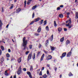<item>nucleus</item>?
<instances>
[{
    "label": "nucleus",
    "mask_w": 78,
    "mask_h": 78,
    "mask_svg": "<svg viewBox=\"0 0 78 78\" xmlns=\"http://www.w3.org/2000/svg\"><path fill=\"white\" fill-rule=\"evenodd\" d=\"M5 76H8V75H9V74H8V73H5Z\"/></svg>",
    "instance_id": "nucleus-47"
},
{
    "label": "nucleus",
    "mask_w": 78,
    "mask_h": 78,
    "mask_svg": "<svg viewBox=\"0 0 78 78\" xmlns=\"http://www.w3.org/2000/svg\"><path fill=\"white\" fill-rule=\"evenodd\" d=\"M27 75H28L29 76L31 74V72L29 71L27 72Z\"/></svg>",
    "instance_id": "nucleus-35"
},
{
    "label": "nucleus",
    "mask_w": 78,
    "mask_h": 78,
    "mask_svg": "<svg viewBox=\"0 0 78 78\" xmlns=\"http://www.w3.org/2000/svg\"><path fill=\"white\" fill-rule=\"evenodd\" d=\"M60 8H62L63 7H64V5H60Z\"/></svg>",
    "instance_id": "nucleus-50"
},
{
    "label": "nucleus",
    "mask_w": 78,
    "mask_h": 78,
    "mask_svg": "<svg viewBox=\"0 0 78 78\" xmlns=\"http://www.w3.org/2000/svg\"><path fill=\"white\" fill-rule=\"evenodd\" d=\"M46 30L47 31H49V29L48 28V26H47L46 27Z\"/></svg>",
    "instance_id": "nucleus-30"
},
{
    "label": "nucleus",
    "mask_w": 78,
    "mask_h": 78,
    "mask_svg": "<svg viewBox=\"0 0 78 78\" xmlns=\"http://www.w3.org/2000/svg\"><path fill=\"white\" fill-rule=\"evenodd\" d=\"M40 20H41V18L39 17H38L37 18L35 19L34 21H35V22H39Z\"/></svg>",
    "instance_id": "nucleus-9"
},
{
    "label": "nucleus",
    "mask_w": 78,
    "mask_h": 78,
    "mask_svg": "<svg viewBox=\"0 0 78 78\" xmlns=\"http://www.w3.org/2000/svg\"><path fill=\"white\" fill-rule=\"evenodd\" d=\"M54 70H55V72H56V70H57V68L56 67L55 68Z\"/></svg>",
    "instance_id": "nucleus-60"
},
{
    "label": "nucleus",
    "mask_w": 78,
    "mask_h": 78,
    "mask_svg": "<svg viewBox=\"0 0 78 78\" xmlns=\"http://www.w3.org/2000/svg\"><path fill=\"white\" fill-rule=\"evenodd\" d=\"M29 76L30 78H33V77H32V75H31V74L29 75Z\"/></svg>",
    "instance_id": "nucleus-49"
},
{
    "label": "nucleus",
    "mask_w": 78,
    "mask_h": 78,
    "mask_svg": "<svg viewBox=\"0 0 78 78\" xmlns=\"http://www.w3.org/2000/svg\"><path fill=\"white\" fill-rule=\"evenodd\" d=\"M42 76L44 78H47V75H46V74H45Z\"/></svg>",
    "instance_id": "nucleus-32"
},
{
    "label": "nucleus",
    "mask_w": 78,
    "mask_h": 78,
    "mask_svg": "<svg viewBox=\"0 0 78 78\" xmlns=\"http://www.w3.org/2000/svg\"><path fill=\"white\" fill-rule=\"evenodd\" d=\"M35 22L34 21H32L31 23L30 24V25H33V23H34Z\"/></svg>",
    "instance_id": "nucleus-40"
},
{
    "label": "nucleus",
    "mask_w": 78,
    "mask_h": 78,
    "mask_svg": "<svg viewBox=\"0 0 78 78\" xmlns=\"http://www.w3.org/2000/svg\"><path fill=\"white\" fill-rule=\"evenodd\" d=\"M34 55L32 57V58L33 59H34L36 57V55L35 54V53H34Z\"/></svg>",
    "instance_id": "nucleus-31"
},
{
    "label": "nucleus",
    "mask_w": 78,
    "mask_h": 78,
    "mask_svg": "<svg viewBox=\"0 0 78 78\" xmlns=\"http://www.w3.org/2000/svg\"><path fill=\"white\" fill-rule=\"evenodd\" d=\"M6 56L7 58H9L10 57V55L9 53H7L6 54Z\"/></svg>",
    "instance_id": "nucleus-33"
},
{
    "label": "nucleus",
    "mask_w": 78,
    "mask_h": 78,
    "mask_svg": "<svg viewBox=\"0 0 78 78\" xmlns=\"http://www.w3.org/2000/svg\"><path fill=\"white\" fill-rule=\"evenodd\" d=\"M22 9L20 8H19L16 10V13H19L20 11H21Z\"/></svg>",
    "instance_id": "nucleus-12"
},
{
    "label": "nucleus",
    "mask_w": 78,
    "mask_h": 78,
    "mask_svg": "<svg viewBox=\"0 0 78 78\" xmlns=\"http://www.w3.org/2000/svg\"><path fill=\"white\" fill-rule=\"evenodd\" d=\"M44 70V67H43L41 68V70Z\"/></svg>",
    "instance_id": "nucleus-58"
},
{
    "label": "nucleus",
    "mask_w": 78,
    "mask_h": 78,
    "mask_svg": "<svg viewBox=\"0 0 78 78\" xmlns=\"http://www.w3.org/2000/svg\"><path fill=\"white\" fill-rule=\"evenodd\" d=\"M42 47V45L41 44H39L38 45V48H41Z\"/></svg>",
    "instance_id": "nucleus-38"
},
{
    "label": "nucleus",
    "mask_w": 78,
    "mask_h": 78,
    "mask_svg": "<svg viewBox=\"0 0 78 78\" xmlns=\"http://www.w3.org/2000/svg\"><path fill=\"white\" fill-rule=\"evenodd\" d=\"M48 40H46V42L45 43V47H47L48 45Z\"/></svg>",
    "instance_id": "nucleus-7"
},
{
    "label": "nucleus",
    "mask_w": 78,
    "mask_h": 78,
    "mask_svg": "<svg viewBox=\"0 0 78 78\" xmlns=\"http://www.w3.org/2000/svg\"><path fill=\"white\" fill-rule=\"evenodd\" d=\"M62 77V74H61V75H60V78H61Z\"/></svg>",
    "instance_id": "nucleus-64"
},
{
    "label": "nucleus",
    "mask_w": 78,
    "mask_h": 78,
    "mask_svg": "<svg viewBox=\"0 0 78 78\" xmlns=\"http://www.w3.org/2000/svg\"><path fill=\"white\" fill-rule=\"evenodd\" d=\"M3 25V24L2 23V21L0 20V29H2V25Z\"/></svg>",
    "instance_id": "nucleus-15"
},
{
    "label": "nucleus",
    "mask_w": 78,
    "mask_h": 78,
    "mask_svg": "<svg viewBox=\"0 0 78 78\" xmlns=\"http://www.w3.org/2000/svg\"><path fill=\"white\" fill-rule=\"evenodd\" d=\"M17 61L18 63H20L22 61V57H20L19 58V59L17 60Z\"/></svg>",
    "instance_id": "nucleus-10"
},
{
    "label": "nucleus",
    "mask_w": 78,
    "mask_h": 78,
    "mask_svg": "<svg viewBox=\"0 0 78 78\" xmlns=\"http://www.w3.org/2000/svg\"><path fill=\"white\" fill-rule=\"evenodd\" d=\"M64 40V37H62L60 39V42H62Z\"/></svg>",
    "instance_id": "nucleus-29"
},
{
    "label": "nucleus",
    "mask_w": 78,
    "mask_h": 78,
    "mask_svg": "<svg viewBox=\"0 0 78 78\" xmlns=\"http://www.w3.org/2000/svg\"><path fill=\"white\" fill-rule=\"evenodd\" d=\"M59 16L60 18H63L64 17V16H63V15L62 14H60L59 15Z\"/></svg>",
    "instance_id": "nucleus-23"
},
{
    "label": "nucleus",
    "mask_w": 78,
    "mask_h": 78,
    "mask_svg": "<svg viewBox=\"0 0 78 78\" xmlns=\"http://www.w3.org/2000/svg\"><path fill=\"white\" fill-rule=\"evenodd\" d=\"M70 24L69 23H68L67 24H66V25L67 27H69L70 26Z\"/></svg>",
    "instance_id": "nucleus-54"
},
{
    "label": "nucleus",
    "mask_w": 78,
    "mask_h": 78,
    "mask_svg": "<svg viewBox=\"0 0 78 78\" xmlns=\"http://www.w3.org/2000/svg\"><path fill=\"white\" fill-rule=\"evenodd\" d=\"M66 54H67V52H64L62 54V56H60V58H61V59H62L63 58L65 57L66 55Z\"/></svg>",
    "instance_id": "nucleus-5"
},
{
    "label": "nucleus",
    "mask_w": 78,
    "mask_h": 78,
    "mask_svg": "<svg viewBox=\"0 0 78 78\" xmlns=\"http://www.w3.org/2000/svg\"><path fill=\"white\" fill-rule=\"evenodd\" d=\"M23 71H25V72H26L27 71V69L26 68H23Z\"/></svg>",
    "instance_id": "nucleus-45"
},
{
    "label": "nucleus",
    "mask_w": 78,
    "mask_h": 78,
    "mask_svg": "<svg viewBox=\"0 0 78 78\" xmlns=\"http://www.w3.org/2000/svg\"><path fill=\"white\" fill-rule=\"evenodd\" d=\"M61 9V8H60V7H58L57 9V10L58 11H59V10H60Z\"/></svg>",
    "instance_id": "nucleus-44"
},
{
    "label": "nucleus",
    "mask_w": 78,
    "mask_h": 78,
    "mask_svg": "<svg viewBox=\"0 0 78 78\" xmlns=\"http://www.w3.org/2000/svg\"><path fill=\"white\" fill-rule=\"evenodd\" d=\"M50 48L52 51H54L55 49V47H53V46H50Z\"/></svg>",
    "instance_id": "nucleus-13"
},
{
    "label": "nucleus",
    "mask_w": 78,
    "mask_h": 78,
    "mask_svg": "<svg viewBox=\"0 0 78 78\" xmlns=\"http://www.w3.org/2000/svg\"><path fill=\"white\" fill-rule=\"evenodd\" d=\"M44 56H45V54H43L40 59L41 62V61H43L44 59Z\"/></svg>",
    "instance_id": "nucleus-8"
},
{
    "label": "nucleus",
    "mask_w": 78,
    "mask_h": 78,
    "mask_svg": "<svg viewBox=\"0 0 78 78\" xmlns=\"http://www.w3.org/2000/svg\"><path fill=\"white\" fill-rule=\"evenodd\" d=\"M33 66H31L30 67V71H33Z\"/></svg>",
    "instance_id": "nucleus-36"
},
{
    "label": "nucleus",
    "mask_w": 78,
    "mask_h": 78,
    "mask_svg": "<svg viewBox=\"0 0 78 78\" xmlns=\"http://www.w3.org/2000/svg\"><path fill=\"white\" fill-rule=\"evenodd\" d=\"M32 0H29L28 1V2L27 3V4L28 5H29V4H30V3H31V2L32 1Z\"/></svg>",
    "instance_id": "nucleus-22"
},
{
    "label": "nucleus",
    "mask_w": 78,
    "mask_h": 78,
    "mask_svg": "<svg viewBox=\"0 0 78 78\" xmlns=\"http://www.w3.org/2000/svg\"><path fill=\"white\" fill-rule=\"evenodd\" d=\"M54 26L55 27H57V24H56V21H54Z\"/></svg>",
    "instance_id": "nucleus-21"
},
{
    "label": "nucleus",
    "mask_w": 78,
    "mask_h": 78,
    "mask_svg": "<svg viewBox=\"0 0 78 78\" xmlns=\"http://www.w3.org/2000/svg\"><path fill=\"white\" fill-rule=\"evenodd\" d=\"M14 7V5L13 4H11L10 5V7L9 8V9H12V8Z\"/></svg>",
    "instance_id": "nucleus-18"
},
{
    "label": "nucleus",
    "mask_w": 78,
    "mask_h": 78,
    "mask_svg": "<svg viewBox=\"0 0 78 78\" xmlns=\"http://www.w3.org/2000/svg\"><path fill=\"white\" fill-rule=\"evenodd\" d=\"M44 24L43 25H45L46 24H47V20H45L44 21Z\"/></svg>",
    "instance_id": "nucleus-41"
},
{
    "label": "nucleus",
    "mask_w": 78,
    "mask_h": 78,
    "mask_svg": "<svg viewBox=\"0 0 78 78\" xmlns=\"http://www.w3.org/2000/svg\"><path fill=\"white\" fill-rule=\"evenodd\" d=\"M68 28H72V25H71L70 26H69Z\"/></svg>",
    "instance_id": "nucleus-55"
},
{
    "label": "nucleus",
    "mask_w": 78,
    "mask_h": 78,
    "mask_svg": "<svg viewBox=\"0 0 78 78\" xmlns=\"http://www.w3.org/2000/svg\"><path fill=\"white\" fill-rule=\"evenodd\" d=\"M8 51L9 52V53H10V52H11V49H9L8 50Z\"/></svg>",
    "instance_id": "nucleus-61"
},
{
    "label": "nucleus",
    "mask_w": 78,
    "mask_h": 78,
    "mask_svg": "<svg viewBox=\"0 0 78 78\" xmlns=\"http://www.w3.org/2000/svg\"><path fill=\"white\" fill-rule=\"evenodd\" d=\"M76 16L77 19H78V12H76Z\"/></svg>",
    "instance_id": "nucleus-37"
},
{
    "label": "nucleus",
    "mask_w": 78,
    "mask_h": 78,
    "mask_svg": "<svg viewBox=\"0 0 78 78\" xmlns=\"http://www.w3.org/2000/svg\"><path fill=\"white\" fill-rule=\"evenodd\" d=\"M53 39V35L52 34L51 37V41H52Z\"/></svg>",
    "instance_id": "nucleus-26"
},
{
    "label": "nucleus",
    "mask_w": 78,
    "mask_h": 78,
    "mask_svg": "<svg viewBox=\"0 0 78 78\" xmlns=\"http://www.w3.org/2000/svg\"><path fill=\"white\" fill-rule=\"evenodd\" d=\"M68 75L69 76H73V74L71 72H70L68 74Z\"/></svg>",
    "instance_id": "nucleus-19"
},
{
    "label": "nucleus",
    "mask_w": 78,
    "mask_h": 78,
    "mask_svg": "<svg viewBox=\"0 0 78 78\" xmlns=\"http://www.w3.org/2000/svg\"><path fill=\"white\" fill-rule=\"evenodd\" d=\"M47 75H48V74H49V71H48V70L47 71Z\"/></svg>",
    "instance_id": "nucleus-57"
},
{
    "label": "nucleus",
    "mask_w": 78,
    "mask_h": 78,
    "mask_svg": "<svg viewBox=\"0 0 78 78\" xmlns=\"http://www.w3.org/2000/svg\"><path fill=\"white\" fill-rule=\"evenodd\" d=\"M72 50H73V48H72L70 51L68 53L67 55V57H69V56H71V55H72Z\"/></svg>",
    "instance_id": "nucleus-3"
},
{
    "label": "nucleus",
    "mask_w": 78,
    "mask_h": 78,
    "mask_svg": "<svg viewBox=\"0 0 78 78\" xmlns=\"http://www.w3.org/2000/svg\"><path fill=\"white\" fill-rule=\"evenodd\" d=\"M34 17V12L32 15V18H33Z\"/></svg>",
    "instance_id": "nucleus-48"
},
{
    "label": "nucleus",
    "mask_w": 78,
    "mask_h": 78,
    "mask_svg": "<svg viewBox=\"0 0 78 78\" xmlns=\"http://www.w3.org/2000/svg\"><path fill=\"white\" fill-rule=\"evenodd\" d=\"M2 12H3V11H4V9H3V7H2Z\"/></svg>",
    "instance_id": "nucleus-53"
},
{
    "label": "nucleus",
    "mask_w": 78,
    "mask_h": 78,
    "mask_svg": "<svg viewBox=\"0 0 78 78\" xmlns=\"http://www.w3.org/2000/svg\"><path fill=\"white\" fill-rule=\"evenodd\" d=\"M39 76H41V75H42V71H41L39 74Z\"/></svg>",
    "instance_id": "nucleus-46"
},
{
    "label": "nucleus",
    "mask_w": 78,
    "mask_h": 78,
    "mask_svg": "<svg viewBox=\"0 0 78 78\" xmlns=\"http://www.w3.org/2000/svg\"><path fill=\"white\" fill-rule=\"evenodd\" d=\"M62 30V29L61 27H59L58 28V31L59 32H61Z\"/></svg>",
    "instance_id": "nucleus-17"
},
{
    "label": "nucleus",
    "mask_w": 78,
    "mask_h": 78,
    "mask_svg": "<svg viewBox=\"0 0 78 78\" xmlns=\"http://www.w3.org/2000/svg\"><path fill=\"white\" fill-rule=\"evenodd\" d=\"M34 34L35 36H39V34L36 33H34Z\"/></svg>",
    "instance_id": "nucleus-39"
},
{
    "label": "nucleus",
    "mask_w": 78,
    "mask_h": 78,
    "mask_svg": "<svg viewBox=\"0 0 78 78\" xmlns=\"http://www.w3.org/2000/svg\"><path fill=\"white\" fill-rule=\"evenodd\" d=\"M2 53V50H1L0 49V55H1Z\"/></svg>",
    "instance_id": "nucleus-56"
},
{
    "label": "nucleus",
    "mask_w": 78,
    "mask_h": 78,
    "mask_svg": "<svg viewBox=\"0 0 78 78\" xmlns=\"http://www.w3.org/2000/svg\"><path fill=\"white\" fill-rule=\"evenodd\" d=\"M44 51V53H45L46 54H47V53H48V51H46L45 50Z\"/></svg>",
    "instance_id": "nucleus-42"
},
{
    "label": "nucleus",
    "mask_w": 78,
    "mask_h": 78,
    "mask_svg": "<svg viewBox=\"0 0 78 78\" xmlns=\"http://www.w3.org/2000/svg\"><path fill=\"white\" fill-rule=\"evenodd\" d=\"M68 23L69 24H71L72 23V21L71 20V19L70 18L68 20Z\"/></svg>",
    "instance_id": "nucleus-24"
},
{
    "label": "nucleus",
    "mask_w": 78,
    "mask_h": 78,
    "mask_svg": "<svg viewBox=\"0 0 78 78\" xmlns=\"http://www.w3.org/2000/svg\"><path fill=\"white\" fill-rule=\"evenodd\" d=\"M1 59H2L3 60V61H2L1 62H0V64H2L3 62V61H4V60L3 59V58H1Z\"/></svg>",
    "instance_id": "nucleus-43"
},
{
    "label": "nucleus",
    "mask_w": 78,
    "mask_h": 78,
    "mask_svg": "<svg viewBox=\"0 0 78 78\" xmlns=\"http://www.w3.org/2000/svg\"><path fill=\"white\" fill-rule=\"evenodd\" d=\"M23 73L22 70V66H20L17 71V74L19 75L20 73Z\"/></svg>",
    "instance_id": "nucleus-2"
},
{
    "label": "nucleus",
    "mask_w": 78,
    "mask_h": 78,
    "mask_svg": "<svg viewBox=\"0 0 78 78\" xmlns=\"http://www.w3.org/2000/svg\"><path fill=\"white\" fill-rule=\"evenodd\" d=\"M67 15H70V12H67Z\"/></svg>",
    "instance_id": "nucleus-63"
},
{
    "label": "nucleus",
    "mask_w": 78,
    "mask_h": 78,
    "mask_svg": "<svg viewBox=\"0 0 78 78\" xmlns=\"http://www.w3.org/2000/svg\"><path fill=\"white\" fill-rule=\"evenodd\" d=\"M52 58V56L51 55H49L47 56L46 58V60H50Z\"/></svg>",
    "instance_id": "nucleus-6"
},
{
    "label": "nucleus",
    "mask_w": 78,
    "mask_h": 78,
    "mask_svg": "<svg viewBox=\"0 0 78 78\" xmlns=\"http://www.w3.org/2000/svg\"><path fill=\"white\" fill-rule=\"evenodd\" d=\"M32 57V54L31 53L29 54L28 56L27 61H30V59H31Z\"/></svg>",
    "instance_id": "nucleus-4"
},
{
    "label": "nucleus",
    "mask_w": 78,
    "mask_h": 78,
    "mask_svg": "<svg viewBox=\"0 0 78 78\" xmlns=\"http://www.w3.org/2000/svg\"><path fill=\"white\" fill-rule=\"evenodd\" d=\"M40 54L41 51H38L37 53L36 57H37V58H38V56H40Z\"/></svg>",
    "instance_id": "nucleus-16"
},
{
    "label": "nucleus",
    "mask_w": 78,
    "mask_h": 78,
    "mask_svg": "<svg viewBox=\"0 0 78 78\" xmlns=\"http://www.w3.org/2000/svg\"><path fill=\"white\" fill-rule=\"evenodd\" d=\"M64 30L65 31H67V28H64Z\"/></svg>",
    "instance_id": "nucleus-52"
},
{
    "label": "nucleus",
    "mask_w": 78,
    "mask_h": 78,
    "mask_svg": "<svg viewBox=\"0 0 78 78\" xmlns=\"http://www.w3.org/2000/svg\"><path fill=\"white\" fill-rule=\"evenodd\" d=\"M44 21V20H42L41 21L39 22V23H40V25H42L43 23V22Z\"/></svg>",
    "instance_id": "nucleus-20"
},
{
    "label": "nucleus",
    "mask_w": 78,
    "mask_h": 78,
    "mask_svg": "<svg viewBox=\"0 0 78 78\" xmlns=\"http://www.w3.org/2000/svg\"><path fill=\"white\" fill-rule=\"evenodd\" d=\"M29 53V51H27L26 52V55H27Z\"/></svg>",
    "instance_id": "nucleus-51"
},
{
    "label": "nucleus",
    "mask_w": 78,
    "mask_h": 78,
    "mask_svg": "<svg viewBox=\"0 0 78 78\" xmlns=\"http://www.w3.org/2000/svg\"><path fill=\"white\" fill-rule=\"evenodd\" d=\"M13 78H16V75H15L14 76Z\"/></svg>",
    "instance_id": "nucleus-62"
},
{
    "label": "nucleus",
    "mask_w": 78,
    "mask_h": 78,
    "mask_svg": "<svg viewBox=\"0 0 78 78\" xmlns=\"http://www.w3.org/2000/svg\"><path fill=\"white\" fill-rule=\"evenodd\" d=\"M26 40V37H24L23 39V43H22V45L24 47L23 48V50H25L26 48H27V45L28 41Z\"/></svg>",
    "instance_id": "nucleus-1"
},
{
    "label": "nucleus",
    "mask_w": 78,
    "mask_h": 78,
    "mask_svg": "<svg viewBox=\"0 0 78 78\" xmlns=\"http://www.w3.org/2000/svg\"><path fill=\"white\" fill-rule=\"evenodd\" d=\"M37 31L38 33H40V32L41 31V26H40L38 29Z\"/></svg>",
    "instance_id": "nucleus-14"
},
{
    "label": "nucleus",
    "mask_w": 78,
    "mask_h": 78,
    "mask_svg": "<svg viewBox=\"0 0 78 78\" xmlns=\"http://www.w3.org/2000/svg\"><path fill=\"white\" fill-rule=\"evenodd\" d=\"M24 8L26 7V5H27V1L25 0L24 2Z\"/></svg>",
    "instance_id": "nucleus-34"
},
{
    "label": "nucleus",
    "mask_w": 78,
    "mask_h": 78,
    "mask_svg": "<svg viewBox=\"0 0 78 78\" xmlns=\"http://www.w3.org/2000/svg\"><path fill=\"white\" fill-rule=\"evenodd\" d=\"M70 43V41L69 40H67L66 41V45H68V44H69Z\"/></svg>",
    "instance_id": "nucleus-11"
},
{
    "label": "nucleus",
    "mask_w": 78,
    "mask_h": 78,
    "mask_svg": "<svg viewBox=\"0 0 78 78\" xmlns=\"http://www.w3.org/2000/svg\"><path fill=\"white\" fill-rule=\"evenodd\" d=\"M30 49H32L33 48V45H30L29 46Z\"/></svg>",
    "instance_id": "nucleus-28"
},
{
    "label": "nucleus",
    "mask_w": 78,
    "mask_h": 78,
    "mask_svg": "<svg viewBox=\"0 0 78 78\" xmlns=\"http://www.w3.org/2000/svg\"><path fill=\"white\" fill-rule=\"evenodd\" d=\"M37 7V5H35L33 6L32 7V9H36V8Z\"/></svg>",
    "instance_id": "nucleus-27"
},
{
    "label": "nucleus",
    "mask_w": 78,
    "mask_h": 78,
    "mask_svg": "<svg viewBox=\"0 0 78 78\" xmlns=\"http://www.w3.org/2000/svg\"><path fill=\"white\" fill-rule=\"evenodd\" d=\"M1 48L2 49V51H3L5 50V48H4V47L3 46H1Z\"/></svg>",
    "instance_id": "nucleus-25"
},
{
    "label": "nucleus",
    "mask_w": 78,
    "mask_h": 78,
    "mask_svg": "<svg viewBox=\"0 0 78 78\" xmlns=\"http://www.w3.org/2000/svg\"><path fill=\"white\" fill-rule=\"evenodd\" d=\"M15 12H13L11 14V15H14V14H15Z\"/></svg>",
    "instance_id": "nucleus-59"
}]
</instances>
